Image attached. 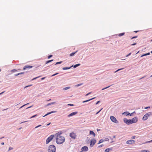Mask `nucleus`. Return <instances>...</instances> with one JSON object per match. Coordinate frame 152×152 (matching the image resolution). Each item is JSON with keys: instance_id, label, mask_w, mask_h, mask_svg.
Listing matches in <instances>:
<instances>
[{"instance_id": "1", "label": "nucleus", "mask_w": 152, "mask_h": 152, "mask_svg": "<svg viewBox=\"0 0 152 152\" xmlns=\"http://www.w3.org/2000/svg\"><path fill=\"white\" fill-rule=\"evenodd\" d=\"M62 134V132H59L55 134L56 137V142L58 144L63 143L65 141V139L64 137L61 135Z\"/></svg>"}, {"instance_id": "2", "label": "nucleus", "mask_w": 152, "mask_h": 152, "mask_svg": "<svg viewBox=\"0 0 152 152\" xmlns=\"http://www.w3.org/2000/svg\"><path fill=\"white\" fill-rule=\"evenodd\" d=\"M56 148L53 145H50L48 147V152H56Z\"/></svg>"}, {"instance_id": "3", "label": "nucleus", "mask_w": 152, "mask_h": 152, "mask_svg": "<svg viewBox=\"0 0 152 152\" xmlns=\"http://www.w3.org/2000/svg\"><path fill=\"white\" fill-rule=\"evenodd\" d=\"M54 136V135H51L46 140V144H48L53 139Z\"/></svg>"}, {"instance_id": "4", "label": "nucleus", "mask_w": 152, "mask_h": 152, "mask_svg": "<svg viewBox=\"0 0 152 152\" xmlns=\"http://www.w3.org/2000/svg\"><path fill=\"white\" fill-rule=\"evenodd\" d=\"M69 136L72 138L75 139L76 138V135L75 133L72 132L70 133Z\"/></svg>"}, {"instance_id": "5", "label": "nucleus", "mask_w": 152, "mask_h": 152, "mask_svg": "<svg viewBox=\"0 0 152 152\" xmlns=\"http://www.w3.org/2000/svg\"><path fill=\"white\" fill-rule=\"evenodd\" d=\"M96 140L94 139H92L91 141L90 146L91 147H92L96 143Z\"/></svg>"}, {"instance_id": "6", "label": "nucleus", "mask_w": 152, "mask_h": 152, "mask_svg": "<svg viewBox=\"0 0 152 152\" xmlns=\"http://www.w3.org/2000/svg\"><path fill=\"white\" fill-rule=\"evenodd\" d=\"M110 119L113 122L115 123H118V121L116 119V118L113 116H111L110 117Z\"/></svg>"}, {"instance_id": "7", "label": "nucleus", "mask_w": 152, "mask_h": 152, "mask_svg": "<svg viewBox=\"0 0 152 152\" xmlns=\"http://www.w3.org/2000/svg\"><path fill=\"white\" fill-rule=\"evenodd\" d=\"M134 142L135 141L134 140H127L126 141V143L128 144H134Z\"/></svg>"}, {"instance_id": "8", "label": "nucleus", "mask_w": 152, "mask_h": 152, "mask_svg": "<svg viewBox=\"0 0 152 152\" xmlns=\"http://www.w3.org/2000/svg\"><path fill=\"white\" fill-rule=\"evenodd\" d=\"M88 150V148L87 146H84L81 148V150L82 151H87Z\"/></svg>"}, {"instance_id": "9", "label": "nucleus", "mask_w": 152, "mask_h": 152, "mask_svg": "<svg viewBox=\"0 0 152 152\" xmlns=\"http://www.w3.org/2000/svg\"><path fill=\"white\" fill-rule=\"evenodd\" d=\"M132 120V123H136L137 121V118L136 117L133 118Z\"/></svg>"}, {"instance_id": "10", "label": "nucleus", "mask_w": 152, "mask_h": 152, "mask_svg": "<svg viewBox=\"0 0 152 152\" xmlns=\"http://www.w3.org/2000/svg\"><path fill=\"white\" fill-rule=\"evenodd\" d=\"M77 113H78L77 112L75 111V112L71 113H70V114L68 116V117H70V116L74 115L76 114H77Z\"/></svg>"}, {"instance_id": "11", "label": "nucleus", "mask_w": 152, "mask_h": 152, "mask_svg": "<svg viewBox=\"0 0 152 152\" xmlns=\"http://www.w3.org/2000/svg\"><path fill=\"white\" fill-rule=\"evenodd\" d=\"M149 114L148 113H147L146 114H145L144 116L143 117L142 119L143 120H146L147 118L149 116Z\"/></svg>"}, {"instance_id": "12", "label": "nucleus", "mask_w": 152, "mask_h": 152, "mask_svg": "<svg viewBox=\"0 0 152 152\" xmlns=\"http://www.w3.org/2000/svg\"><path fill=\"white\" fill-rule=\"evenodd\" d=\"M33 67V66H32L30 65H26L24 67L23 69L24 70H26V69L27 68H31Z\"/></svg>"}, {"instance_id": "13", "label": "nucleus", "mask_w": 152, "mask_h": 152, "mask_svg": "<svg viewBox=\"0 0 152 152\" xmlns=\"http://www.w3.org/2000/svg\"><path fill=\"white\" fill-rule=\"evenodd\" d=\"M89 133L90 134L92 135L94 137H95L96 134L94 132L90 131Z\"/></svg>"}, {"instance_id": "14", "label": "nucleus", "mask_w": 152, "mask_h": 152, "mask_svg": "<svg viewBox=\"0 0 152 152\" xmlns=\"http://www.w3.org/2000/svg\"><path fill=\"white\" fill-rule=\"evenodd\" d=\"M56 103V102H51V103H48V104H47L46 106H48L51 104H55Z\"/></svg>"}, {"instance_id": "15", "label": "nucleus", "mask_w": 152, "mask_h": 152, "mask_svg": "<svg viewBox=\"0 0 152 152\" xmlns=\"http://www.w3.org/2000/svg\"><path fill=\"white\" fill-rule=\"evenodd\" d=\"M56 111H52V112H50L49 113H48L47 114H46L45 115H44V116H46L47 115H48L49 114H50L51 113H56Z\"/></svg>"}, {"instance_id": "16", "label": "nucleus", "mask_w": 152, "mask_h": 152, "mask_svg": "<svg viewBox=\"0 0 152 152\" xmlns=\"http://www.w3.org/2000/svg\"><path fill=\"white\" fill-rule=\"evenodd\" d=\"M95 98V97H94V98H92V99H88V100H87L84 101H83V103H85V102H88L89 101H90L92 99H94Z\"/></svg>"}, {"instance_id": "17", "label": "nucleus", "mask_w": 152, "mask_h": 152, "mask_svg": "<svg viewBox=\"0 0 152 152\" xmlns=\"http://www.w3.org/2000/svg\"><path fill=\"white\" fill-rule=\"evenodd\" d=\"M112 149L111 148H107L104 151L105 152H109L110 150H112Z\"/></svg>"}, {"instance_id": "18", "label": "nucleus", "mask_w": 152, "mask_h": 152, "mask_svg": "<svg viewBox=\"0 0 152 152\" xmlns=\"http://www.w3.org/2000/svg\"><path fill=\"white\" fill-rule=\"evenodd\" d=\"M72 66L69 67H63V68L62 69L64 70L69 69H70Z\"/></svg>"}, {"instance_id": "19", "label": "nucleus", "mask_w": 152, "mask_h": 152, "mask_svg": "<svg viewBox=\"0 0 152 152\" xmlns=\"http://www.w3.org/2000/svg\"><path fill=\"white\" fill-rule=\"evenodd\" d=\"M130 114V113L128 112H124L123 113V114L126 115H129Z\"/></svg>"}, {"instance_id": "20", "label": "nucleus", "mask_w": 152, "mask_h": 152, "mask_svg": "<svg viewBox=\"0 0 152 152\" xmlns=\"http://www.w3.org/2000/svg\"><path fill=\"white\" fill-rule=\"evenodd\" d=\"M77 51H76V52L75 53H72L71 54H70L69 56H72L74 55L75 53L77 52Z\"/></svg>"}, {"instance_id": "21", "label": "nucleus", "mask_w": 152, "mask_h": 152, "mask_svg": "<svg viewBox=\"0 0 152 152\" xmlns=\"http://www.w3.org/2000/svg\"><path fill=\"white\" fill-rule=\"evenodd\" d=\"M124 122L125 123H127V122H128V119H127L126 118H124Z\"/></svg>"}, {"instance_id": "22", "label": "nucleus", "mask_w": 152, "mask_h": 152, "mask_svg": "<svg viewBox=\"0 0 152 152\" xmlns=\"http://www.w3.org/2000/svg\"><path fill=\"white\" fill-rule=\"evenodd\" d=\"M80 65V64H76V65H75L74 66V68H76L77 67V66H79Z\"/></svg>"}, {"instance_id": "23", "label": "nucleus", "mask_w": 152, "mask_h": 152, "mask_svg": "<svg viewBox=\"0 0 152 152\" xmlns=\"http://www.w3.org/2000/svg\"><path fill=\"white\" fill-rule=\"evenodd\" d=\"M132 120L131 119H129L128 120V122L127 123L128 124H131V123H132Z\"/></svg>"}, {"instance_id": "24", "label": "nucleus", "mask_w": 152, "mask_h": 152, "mask_svg": "<svg viewBox=\"0 0 152 152\" xmlns=\"http://www.w3.org/2000/svg\"><path fill=\"white\" fill-rule=\"evenodd\" d=\"M104 142V140H103V139H101L99 141V142L98 143V144H99L102 142Z\"/></svg>"}, {"instance_id": "25", "label": "nucleus", "mask_w": 152, "mask_h": 152, "mask_svg": "<svg viewBox=\"0 0 152 152\" xmlns=\"http://www.w3.org/2000/svg\"><path fill=\"white\" fill-rule=\"evenodd\" d=\"M53 60L52 59V60H50L46 62V64H47L48 63L51 61H53Z\"/></svg>"}, {"instance_id": "26", "label": "nucleus", "mask_w": 152, "mask_h": 152, "mask_svg": "<svg viewBox=\"0 0 152 152\" xmlns=\"http://www.w3.org/2000/svg\"><path fill=\"white\" fill-rule=\"evenodd\" d=\"M125 33H122L120 34H119L118 35L119 36H121L123 35H124V34Z\"/></svg>"}, {"instance_id": "27", "label": "nucleus", "mask_w": 152, "mask_h": 152, "mask_svg": "<svg viewBox=\"0 0 152 152\" xmlns=\"http://www.w3.org/2000/svg\"><path fill=\"white\" fill-rule=\"evenodd\" d=\"M70 88V87H65V88H64L63 89L64 90H66L69 89Z\"/></svg>"}, {"instance_id": "28", "label": "nucleus", "mask_w": 152, "mask_h": 152, "mask_svg": "<svg viewBox=\"0 0 152 152\" xmlns=\"http://www.w3.org/2000/svg\"><path fill=\"white\" fill-rule=\"evenodd\" d=\"M41 77V76H38V77H35V78H33V79H32L31 80H35V79H37V78H39V77Z\"/></svg>"}, {"instance_id": "29", "label": "nucleus", "mask_w": 152, "mask_h": 152, "mask_svg": "<svg viewBox=\"0 0 152 152\" xmlns=\"http://www.w3.org/2000/svg\"><path fill=\"white\" fill-rule=\"evenodd\" d=\"M62 62V61H61L58 62H56V63L55 65H56V64H61Z\"/></svg>"}, {"instance_id": "30", "label": "nucleus", "mask_w": 152, "mask_h": 152, "mask_svg": "<svg viewBox=\"0 0 152 152\" xmlns=\"http://www.w3.org/2000/svg\"><path fill=\"white\" fill-rule=\"evenodd\" d=\"M104 141H108L109 140V139L108 138H105L104 140H103Z\"/></svg>"}, {"instance_id": "31", "label": "nucleus", "mask_w": 152, "mask_h": 152, "mask_svg": "<svg viewBox=\"0 0 152 152\" xmlns=\"http://www.w3.org/2000/svg\"><path fill=\"white\" fill-rule=\"evenodd\" d=\"M13 149V148L12 147H10L9 148V150H8V151H10V150H12Z\"/></svg>"}, {"instance_id": "32", "label": "nucleus", "mask_w": 152, "mask_h": 152, "mask_svg": "<svg viewBox=\"0 0 152 152\" xmlns=\"http://www.w3.org/2000/svg\"><path fill=\"white\" fill-rule=\"evenodd\" d=\"M82 84H83L82 83H80V84H78L76 85V86H77L78 87V86H81Z\"/></svg>"}, {"instance_id": "33", "label": "nucleus", "mask_w": 152, "mask_h": 152, "mask_svg": "<svg viewBox=\"0 0 152 152\" xmlns=\"http://www.w3.org/2000/svg\"><path fill=\"white\" fill-rule=\"evenodd\" d=\"M103 146H104L103 144H102V145H99L98 146V148H100L101 147H102Z\"/></svg>"}, {"instance_id": "34", "label": "nucleus", "mask_w": 152, "mask_h": 152, "mask_svg": "<svg viewBox=\"0 0 152 152\" xmlns=\"http://www.w3.org/2000/svg\"><path fill=\"white\" fill-rule=\"evenodd\" d=\"M110 86H108L107 87H105V88H102V90H104V89H106L107 88H109Z\"/></svg>"}, {"instance_id": "35", "label": "nucleus", "mask_w": 152, "mask_h": 152, "mask_svg": "<svg viewBox=\"0 0 152 152\" xmlns=\"http://www.w3.org/2000/svg\"><path fill=\"white\" fill-rule=\"evenodd\" d=\"M123 69V68H122V69H118V70H117V71H115V72H117L118 71H119V70H122V69Z\"/></svg>"}, {"instance_id": "36", "label": "nucleus", "mask_w": 152, "mask_h": 152, "mask_svg": "<svg viewBox=\"0 0 152 152\" xmlns=\"http://www.w3.org/2000/svg\"><path fill=\"white\" fill-rule=\"evenodd\" d=\"M52 56H53L51 55L48 56V58L49 59L50 57H52Z\"/></svg>"}, {"instance_id": "37", "label": "nucleus", "mask_w": 152, "mask_h": 152, "mask_svg": "<svg viewBox=\"0 0 152 152\" xmlns=\"http://www.w3.org/2000/svg\"><path fill=\"white\" fill-rule=\"evenodd\" d=\"M68 105H69V106H74V105L72 104H68Z\"/></svg>"}, {"instance_id": "38", "label": "nucleus", "mask_w": 152, "mask_h": 152, "mask_svg": "<svg viewBox=\"0 0 152 152\" xmlns=\"http://www.w3.org/2000/svg\"><path fill=\"white\" fill-rule=\"evenodd\" d=\"M28 104V103H27V104H25L23 105L22 106H21V107L20 108H22V107H23L25 105H27V104Z\"/></svg>"}, {"instance_id": "39", "label": "nucleus", "mask_w": 152, "mask_h": 152, "mask_svg": "<svg viewBox=\"0 0 152 152\" xmlns=\"http://www.w3.org/2000/svg\"><path fill=\"white\" fill-rule=\"evenodd\" d=\"M135 137H136V136H132V139H134L135 138Z\"/></svg>"}, {"instance_id": "40", "label": "nucleus", "mask_w": 152, "mask_h": 152, "mask_svg": "<svg viewBox=\"0 0 152 152\" xmlns=\"http://www.w3.org/2000/svg\"><path fill=\"white\" fill-rule=\"evenodd\" d=\"M58 74V73H56V74H53V75H52V76H55V75H57V74Z\"/></svg>"}, {"instance_id": "41", "label": "nucleus", "mask_w": 152, "mask_h": 152, "mask_svg": "<svg viewBox=\"0 0 152 152\" xmlns=\"http://www.w3.org/2000/svg\"><path fill=\"white\" fill-rule=\"evenodd\" d=\"M137 37V36H134V37H132L131 39H134V38H136Z\"/></svg>"}, {"instance_id": "42", "label": "nucleus", "mask_w": 152, "mask_h": 152, "mask_svg": "<svg viewBox=\"0 0 152 152\" xmlns=\"http://www.w3.org/2000/svg\"><path fill=\"white\" fill-rule=\"evenodd\" d=\"M41 126V125H38V126H36V127H35V128H38V127H40V126Z\"/></svg>"}, {"instance_id": "43", "label": "nucleus", "mask_w": 152, "mask_h": 152, "mask_svg": "<svg viewBox=\"0 0 152 152\" xmlns=\"http://www.w3.org/2000/svg\"><path fill=\"white\" fill-rule=\"evenodd\" d=\"M37 116V115H33V116H32L31 117V118H34V117H36V116Z\"/></svg>"}, {"instance_id": "44", "label": "nucleus", "mask_w": 152, "mask_h": 152, "mask_svg": "<svg viewBox=\"0 0 152 152\" xmlns=\"http://www.w3.org/2000/svg\"><path fill=\"white\" fill-rule=\"evenodd\" d=\"M102 109H101V110H100L98 112H97L96 113V114H97L98 113H99V112L101 111V110H102Z\"/></svg>"}, {"instance_id": "45", "label": "nucleus", "mask_w": 152, "mask_h": 152, "mask_svg": "<svg viewBox=\"0 0 152 152\" xmlns=\"http://www.w3.org/2000/svg\"><path fill=\"white\" fill-rule=\"evenodd\" d=\"M136 45V43H133L131 45Z\"/></svg>"}, {"instance_id": "46", "label": "nucleus", "mask_w": 152, "mask_h": 152, "mask_svg": "<svg viewBox=\"0 0 152 152\" xmlns=\"http://www.w3.org/2000/svg\"><path fill=\"white\" fill-rule=\"evenodd\" d=\"M146 54H143V55H142L141 56V57H142L143 56H146Z\"/></svg>"}, {"instance_id": "47", "label": "nucleus", "mask_w": 152, "mask_h": 152, "mask_svg": "<svg viewBox=\"0 0 152 152\" xmlns=\"http://www.w3.org/2000/svg\"><path fill=\"white\" fill-rule=\"evenodd\" d=\"M131 53H130L129 54H128V55H127L126 56V57L128 56H129L130 55H131Z\"/></svg>"}, {"instance_id": "48", "label": "nucleus", "mask_w": 152, "mask_h": 152, "mask_svg": "<svg viewBox=\"0 0 152 152\" xmlns=\"http://www.w3.org/2000/svg\"><path fill=\"white\" fill-rule=\"evenodd\" d=\"M146 55L147 56V55H148L150 54V53H146Z\"/></svg>"}, {"instance_id": "49", "label": "nucleus", "mask_w": 152, "mask_h": 152, "mask_svg": "<svg viewBox=\"0 0 152 152\" xmlns=\"http://www.w3.org/2000/svg\"><path fill=\"white\" fill-rule=\"evenodd\" d=\"M143 152H150L149 151H143Z\"/></svg>"}, {"instance_id": "50", "label": "nucleus", "mask_w": 152, "mask_h": 152, "mask_svg": "<svg viewBox=\"0 0 152 152\" xmlns=\"http://www.w3.org/2000/svg\"><path fill=\"white\" fill-rule=\"evenodd\" d=\"M100 102V101H98V102H97L96 103V104H98L99 102Z\"/></svg>"}, {"instance_id": "51", "label": "nucleus", "mask_w": 152, "mask_h": 152, "mask_svg": "<svg viewBox=\"0 0 152 152\" xmlns=\"http://www.w3.org/2000/svg\"><path fill=\"white\" fill-rule=\"evenodd\" d=\"M32 86V85H30L29 86H26V87H28L31 86Z\"/></svg>"}, {"instance_id": "52", "label": "nucleus", "mask_w": 152, "mask_h": 152, "mask_svg": "<svg viewBox=\"0 0 152 152\" xmlns=\"http://www.w3.org/2000/svg\"><path fill=\"white\" fill-rule=\"evenodd\" d=\"M45 77H42L41 78V80H44V79H45Z\"/></svg>"}, {"instance_id": "53", "label": "nucleus", "mask_w": 152, "mask_h": 152, "mask_svg": "<svg viewBox=\"0 0 152 152\" xmlns=\"http://www.w3.org/2000/svg\"><path fill=\"white\" fill-rule=\"evenodd\" d=\"M150 108V107H145V109H147V108Z\"/></svg>"}, {"instance_id": "54", "label": "nucleus", "mask_w": 152, "mask_h": 152, "mask_svg": "<svg viewBox=\"0 0 152 152\" xmlns=\"http://www.w3.org/2000/svg\"><path fill=\"white\" fill-rule=\"evenodd\" d=\"M152 142V140H151V141H148L147 142Z\"/></svg>"}, {"instance_id": "55", "label": "nucleus", "mask_w": 152, "mask_h": 152, "mask_svg": "<svg viewBox=\"0 0 152 152\" xmlns=\"http://www.w3.org/2000/svg\"><path fill=\"white\" fill-rule=\"evenodd\" d=\"M2 145H4V142H2L1 144Z\"/></svg>"}, {"instance_id": "56", "label": "nucleus", "mask_w": 152, "mask_h": 152, "mask_svg": "<svg viewBox=\"0 0 152 152\" xmlns=\"http://www.w3.org/2000/svg\"><path fill=\"white\" fill-rule=\"evenodd\" d=\"M18 75H19V73H18V74H17L16 75H15V76H18Z\"/></svg>"}, {"instance_id": "57", "label": "nucleus", "mask_w": 152, "mask_h": 152, "mask_svg": "<svg viewBox=\"0 0 152 152\" xmlns=\"http://www.w3.org/2000/svg\"><path fill=\"white\" fill-rule=\"evenodd\" d=\"M97 131H100V129H97Z\"/></svg>"}, {"instance_id": "58", "label": "nucleus", "mask_w": 152, "mask_h": 152, "mask_svg": "<svg viewBox=\"0 0 152 152\" xmlns=\"http://www.w3.org/2000/svg\"><path fill=\"white\" fill-rule=\"evenodd\" d=\"M31 107H32V106H30V107H27V108H26V109H28V108H30Z\"/></svg>"}, {"instance_id": "59", "label": "nucleus", "mask_w": 152, "mask_h": 152, "mask_svg": "<svg viewBox=\"0 0 152 152\" xmlns=\"http://www.w3.org/2000/svg\"><path fill=\"white\" fill-rule=\"evenodd\" d=\"M88 95H89V94H88H88H86L85 96H88Z\"/></svg>"}, {"instance_id": "60", "label": "nucleus", "mask_w": 152, "mask_h": 152, "mask_svg": "<svg viewBox=\"0 0 152 152\" xmlns=\"http://www.w3.org/2000/svg\"><path fill=\"white\" fill-rule=\"evenodd\" d=\"M138 31H134V32H135V33H137V32H138Z\"/></svg>"}, {"instance_id": "61", "label": "nucleus", "mask_w": 152, "mask_h": 152, "mask_svg": "<svg viewBox=\"0 0 152 152\" xmlns=\"http://www.w3.org/2000/svg\"><path fill=\"white\" fill-rule=\"evenodd\" d=\"M4 92H3L1 93H0V95L1 94H2Z\"/></svg>"}, {"instance_id": "62", "label": "nucleus", "mask_w": 152, "mask_h": 152, "mask_svg": "<svg viewBox=\"0 0 152 152\" xmlns=\"http://www.w3.org/2000/svg\"><path fill=\"white\" fill-rule=\"evenodd\" d=\"M4 138V137H1V138H0V140L1 139H2V138Z\"/></svg>"}, {"instance_id": "63", "label": "nucleus", "mask_w": 152, "mask_h": 152, "mask_svg": "<svg viewBox=\"0 0 152 152\" xmlns=\"http://www.w3.org/2000/svg\"><path fill=\"white\" fill-rule=\"evenodd\" d=\"M132 113H131V114H129V115H130V116H131V115H132Z\"/></svg>"}, {"instance_id": "64", "label": "nucleus", "mask_w": 152, "mask_h": 152, "mask_svg": "<svg viewBox=\"0 0 152 152\" xmlns=\"http://www.w3.org/2000/svg\"><path fill=\"white\" fill-rule=\"evenodd\" d=\"M21 129V127H20V128H19L18 129H19V130H20V129Z\"/></svg>"}]
</instances>
